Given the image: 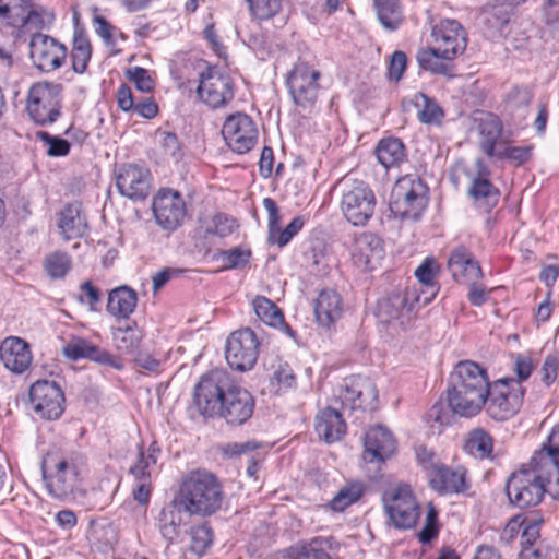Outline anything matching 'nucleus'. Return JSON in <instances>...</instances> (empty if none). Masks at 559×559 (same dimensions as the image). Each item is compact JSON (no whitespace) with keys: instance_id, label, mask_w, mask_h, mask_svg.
<instances>
[{"instance_id":"obj_1","label":"nucleus","mask_w":559,"mask_h":559,"mask_svg":"<svg viewBox=\"0 0 559 559\" xmlns=\"http://www.w3.org/2000/svg\"><path fill=\"white\" fill-rule=\"evenodd\" d=\"M555 483L556 474L551 466L533 454L528 463L508 477L506 492L512 506L519 509L533 508L542 502L546 492L559 498Z\"/></svg>"},{"instance_id":"obj_2","label":"nucleus","mask_w":559,"mask_h":559,"mask_svg":"<svg viewBox=\"0 0 559 559\" xmlns=\"http://www.w3.org/2000/svg\"><path fill=\"white\" fill-rule=\"evenodd\" d=\"M489 385L484 368L469 360L459 362L448 389L450 408L460 416H475L486 403Z\"/></svg>"},{"instance_id":"obj_3","label":"nucleus","mask_w":559,"mask_h":559,"mask_svg":"<svg viewBox=\"0 0 559 559\" xmlns=\"http://www.w3.org/2000/svg\"><path fill=\"white\" fill-rule=\"evenodd\" d=\"M223 499V486L213 473L195 469L182 478L178 501L190 515L210 516L221 509Z\"/></svg>"},{"instance_id":"obj_4","label":"nucleus","mask_w":559,"mask_h":559,"mask_svg":"<svg viewBox=\"0 0 559 559\" xmlns=\"http://www.w3.org/2000/svg\"><path fill=\"white\" fill-rule=\"evenodd\" d=\"M428 187L415 175L400 178L391 191L390 211L401 219H418L428 204Z\"/></svg>"},{"instance_id":"obj_5","label":"nucleus","mask_w":559,"mask_h":559,"mask_svg":"<svg viewBox=\"0 0 559 559\" xmlns=\"http://www.w3.org/2000/svg\"><path fill=\"white\" fill-rule=\"evenodd\" d=\"M341 189L340 209L345 219L354 226H365L371 219L376 207V195L362 180L344 178Z\"/></svg>"},{"instance_id":"obj_6","label":"nucleus","mask_w":559,"mask_h":559,"mask_svg":"<svg viewBox=\"0 0 559 559\" xmlns=\"http://www.w3.org/2000/svg\"><path fill=\"white\" fill-rule=\"evenodd\" d=\"M41 474L49 495L63 499L71 495L79 483V468L74 455L47 453L41 461Z\"/></svg>"},{"instance_id":"obj_7","label":"nucleus","mask_w":559,"mask_h":559,"mask_svg":"<svg viewBox=\"0 0 559 559\" xmlns=\"http://www.w3.org/2000/svg\"><path fill=\"white\" fill-rule=\"evenodd\" d=\"M62 86L56 83L37 82L27 93L26 112L37 126H49L61 115Z\"/></svg>"},{"instance_id":"obj_8","label":"nucleus","mask_w":559,"mask_h":559,"mask_svg":"<svg viewBox=\"0 0 559 559\" xmlns=\"http://www.w3.org/2000/svg\"><path fill=\"white\" fill-rule=\"evenodd\" d=\"M235 384V380L224 369H213L202 374L194 386L193 396L199 412L203 416H216Z\"/></svg>"},{"instance_id":"obj_9","label":"nucleus","mask_w":559,"mask_h":559,"mask_svg":"<svg viewBox=\"0 0 559 559\" xmlns=\"http://www.w3.org/2000/svg\"><path fill=\"white\" fill-rule=\"evenodd\" d=\"M524 389L512 378L493 381L489 385L485 409L496 420H507L515 415L523 402Z\"/></svg>"},{"instance_id":"obj_10","label":"nucleus","mask_w":559,"mask_h":559,"mask_svg":"<svg viewBox=\"0 0 559 559\" xmlns=\"http://www.w3.org/2000/svg\"><path fill=\"white\" fill-rule=\"evenodd\" d=\"M383 507L395 528H413L420 514L419 503L408 485H397L384 491Z\"/></svg>"},{"instance_id":"obj_11","label":"nucleus","mask_w":559,"mask_h":559,"mask_svg":"<svg viewBox=\"0 0 559 559\" xmlns=\"http://www.w3.org/2000/svg\"><path fill=\"white\" fill-rule=\"evenodd\" d=\"M333 399L338 402L343 408L350 411L373 409L378 399V391L370 379L352 376L345 378L343 382L334 389Z\"/></svg>"},{"instance_id":"obj_12","label":"nucleus","mask_w":559,"mask_h":559,"mask_svg":"<svg viewBox=\"0 0 559 559\" xmlns=\"http://www.w3.org/2000/svg\"><path fill=\"white\" fill-rule=\"evenodd\" d=\"M419 296L416 289L393 292L378 302V317L381 322L397 323L405 328L417 312Z\"/></svg>"},{"instance_id":"obj_13","label":"nucleus","mask_w":559,"mask_h":559,"mask_svg":"<svg viewBox=\"0 0 559 559\" xmlns=\"http://www.w3.org/2000/svg\"><path fill=\"white\" fill-rule=\"evenodd\" d=\"M321 73L306 62H297L287 73L286 85L293 102L302 108L311 107L319 93Z\"/></svg>"},{"instance_id":"obj_14","label":"nucleus","mask_w":559,"mask_h":559,"mask_svg":"<svg viewBox=\"0 0 559 559\" xmlns=\"http://www.w3.org/2000/svg\"><path fill=\"white\" fill-rule=\"evenodd\" d=\"M197 94L212 109L224 107L234 98L233 80L216 68H207L200 73Z\"/></svg>"},{"instance_id":"obj_15","label":"nucleus","mask_w":559,"mask_h":559,"mask_svg":"<svg viewBox=\"0 0 559 559\" xmlns=\"http://www.w3.org/2000/svg\"><path fill=\"white\" fill-rule=\"evenodd\" d=\"M225 356L231 369L246 371L253 368L259 356V341L247 328L233 332L226 342Z\"/></svg>"},{"instance_id":"obj_16","label":"nucleus","mask_w":559,"mask_h":559,"mask_svg":"<svg viewBox=\"0 0 559 559\" xmlns=\"http://www.w3.org/2000/svg\"><path fill=\"white\" fill-rule=\"evenodd\" d=\"M29 401L36 415L56 420L63 413L64 395L53 381L38 380L29 389Z\"/></svg>"},{"instance_id":"obj_17","label":"nucleus","mask_w":559,"mask_h":559,"mask_svg":"<svg viewBox=\"0 0 559 559\" xmlns=\"http://www.w3.org/2000/svg\"><path fill=\"white\" fill-rule=\"evenodd\" d=\"M222 135L231 151L245 154L257 143L258 130L247 114L237 112L226 118Z\"/></svg>"},{"instance_id":"obj_18","label":"nucleus","mask_w":559,"mask_h":559,"mask_svg":"<svg viewBox=\"0 0 559 559\" xmlns=\"http://www.w3.org/2000/svg\"><path fill=\"white\" fill-rule=\"evenodd\" d=\"M152 210L157 225L168 231L177 229L186 216V203L173 190H160L153 198Z\"/></svg>"},{"instance_id":"obj_19","label":"nucleus","mask_w":559,"mask_h":559,"mask_svg":"<svg viewBox=\"0 0 559 559\" xmlns=\"http://www.w3.org/2000/svg\"><path fill=\"white\" fill-rule=\"evenodd\" d=\"M31 58L45 72L60 68L67 57V48L55 38L37 33L31 39Z\"/></svg>"},{"instance_id":"obj_20","label":"nucleus","mask_w":559,"mask_h":559,"mask_svg":"<svg viewBox=\"0 0 559 559\" xmlns=\"http://www.w3.org/2000/svg\"><path fill=\"white\" fill-rule=\"evenodd\" d=\"M116 187L130 200H143L151 191V173L147 168L135 164L123 165L117 173Z\"/></svg>"},{"instance_id":"obj_21","label":"nucleus","mask_w":559,"mask_h":559,"mask_svg":"<svg viewBox=\"0 0 559 559\" xmlns=\"http://www.w3.org/2000/svg\"><path fill=\"white\" fill-rule=\"evenodd\" d=\"M61 352L66 358L72 361L88 359L118 370L123 367L119 358L80 336L72 335L63 344Z\"/></svg>"},{"instance_id":"obj_22","label":"nucleus","mask_w":559,"mask_h":559,"mask_svg":"<svg viewBox=\"0 0 559 559\" xmlns=\"http://www.w3.org/2000/svg\"><path fill=\"white\" fill-rule=\"evenodd\" d=\"M465 174L471 181L468 194L479 204L491 207L497 204L499 191L493 187L489 177L490 171L481 158L466 168Z\"/></svg>"},{"instance_id":"obj_23","label":"nucleus","mask_w":559,"mask_h":559,"mask_svg":"<svg viewBox=\"0 0 559 559\" xmlns=\"http://www.w3.org/2000/svg\"><path fill=\"white\" fill-rule=\"evenodd\" d=\"M383 257V242L376 234L364 231L356 236L352 249V259L357 267L364 271H372L380 264Z\"/></svg>"},{"instance_id":"obj_24","label":"nucleus","mask_w":559,"mask_h":559,"mask_svg":"<svg viewBox=\"0 0 559 559\" xmlns=\"http://www.w3.org/2000/svg\"><path fill=\"white\" fill-rule=\"evenodd\" d=\"M364 460L370 464H383L396 451L393 435L382 426L370 428L365 436Z\"/></svg>"},{"instance_id":"obj_25","label":"nucleus","mask_w":559,"mask_h":559,"mask_svg":"<svg viewBox=\"0 0 559 559\" xmlns=\"http://www.w3.org/2000/svg\"><path fill=\"white\" fill-rule=\"evenodd\" d=\"M436 48L443 52L445 58H454L466 48V33L455 20H442L432 28Z\"/></svg>"},{"instance_id":"obj_26","label":"nucleus","mask_w":559,"mask_h":559,"mask_svg":"<svg viewBox=\"0 0 559 559\" xmlns=\"http://www.w3.org/2000/svg\"><path fill=\"white\" fill-rule=\"evenodd\" d=\"M253 408L254 401L251 394L236 383L225 396L217 415L224 417L230 425H241L252 416Z\"/></svg>"},{"instance_id":"obj_27","label":"nucleus","mask_w":559,"mask_h":559,"mask_svg":"<svg viewBox=\"0 0 559 559\" xmlns=\"http://www.w3.org/2000/svg\"><path fill=\"white\" fill-rule=\"evenodd\" d=\"M0 359L5 369L13 374H23L33 361L29 345L22 338L10 336L0 345Z\"/></svg>"},{"instance_id":"obj_28","label":"nucleus","mask_w":559,"mask_h":559,"mask_svg":"<svg viewBox=\"0 0 559 559\" xmlns=\"http://www.w3.org/2000/svg\"><path fill=\"white\" fill-rule=\"evenodd\" d=\"M448 269L456 282L474 283L483 277L479 263L465 246H457L451 251Z\"/></svg>"},{"instance_id":"obj_29","label":"nucleus","mask_w":559,"mask_h":559,"mask_svg":"<svg viewBox=\"0 0 559 559\" xmlns=\"http://www.w3.org/2000/svg\"><path fill=\"white\" fill-rule=\"evenodd\" d=\"M477 121L478 143L486 156L492 158L498 148L506 144L502 122L493 114H483Z\"/></svg>"},{"instance_id":"obj_30","label":"nucleus","mask_w":559,"mask_h":559,"mask_svg":"<svg viewBox=\"0 0 559 559\" xmlns=\"http://www.w3.org/2000/svg\"><path fill=\"white\" fill-rule=\"evenodd\" d=\"M58 228L66 241L83 237L88 228L80 203L66 205L58 214Z\"/></svg>"},{"instance_id":"obj_31","label":"nucleus","mask_w":559,"mask_h":559,"mask_svg":"<svg viewBox=\"0 0 559 559\" xmlns=\"http://www.w3.org/2000/svg\"><path fill=\"white\" fill-rule=\"evenodd\" d=\"M430 483L432 488L442 495L460 493L468 488L466 471L463 468L452 469L445 465L435 467Z\"/></svg>"},{"instance_id":"obj_32","label":"nucleus","mask_w":559,"mask_h":559,"mask_svg":"<svg viewBox=\"0 0 559 559\" xmlns=\"http://www.w3.org/2000/svg\"><path fill=\"white\" fill-rule=\"evenodd\" d=\"M343 302L341 296L333 289H323L314 304V314L320 325L329 328L342 316Z\"/></svg>"},{"instance_id":"obj_33","label":"nucleus","mask_w":559,"mask_h":559,"mask_svg":"<svg viewBox=\"0 0 559 559\" xmlns=\"http://www.w3.org/2000/svg\"><path fill=\"white\" fill-rule=\"evenodd\" d=\"M185 510L180 502L173 500L163 507L157 516V528L162 537L173 544L180 534V527L183 524Z\"/></svg>"},{"instance_id":"obj_34","label":"nucleus","mask_w":559,"mask_h":559,"mask_svg":"<svg viewBox=\"0 0 559 559\" xmlns=\"http://www.w3.org/2000/svg\"><path fill=\"white\" fill-rule=\"evenodd\" d=\"M316 431L328 443L340 440L346 432V424L338 411L326 407L316 418Z\"/></svg>"},{"instance_id":"obj_35","label":"nucleus","mask_w":559,"mask_h":559,"mask_svg":"<svg viewBox=\"0 0 559 559\" xmlns=\"http://www.w3.org/2000/svg\"><path fill=\"white\" fill-rule=\"evenodd\" d=\"M136 304V292L126 285L119 286L108 295L107 311L116 318L128 319L133 313Z\"/></svg>"},{"instance_id":"obj_36","label":"nucleus","mask_w":559,"mask_h":559,"mask_svg":"<svg viewBox=\"0 0 559 559\" xmlns=\"http://www.w3.org/2000/svg\"><path fill=\"white\" fill-rule=\"evenodd\" d=\"M416 59L421 70L442 75H449L451 72L450 61L453 58H445L443 52L436 47L419 49Z\"/></svg>"},{"instance_id":"obj_37","label":"nucleus","mask_w":559,"mask_h":559,"mask_svg":"<svg viewBox=\"0 0 559 559\" xmlns=\"http://www.w3.org/2000/svg\"><path fill=\"white\" fill-rule=\"evenodd\" d=\"M417 110V117L423 123H439L443 118V110L435 98L424 93H415L408 100Z\"/></svg>"},{"instance_id":"obj_38","label":"nucleus","mask_w":559,"mask_h":559,"mask_svg":"<svg viewBox=\"0 0 559 559\" xmlns=\"http://www.w3.org/2000/svg\"><path fill=\"white\" fill-rule=\"evenodd\" d=\"M493 441L491 436L483 428H476L468 432L464 450L475 459H491Z\"/></svg>"},{"instance_id":"obj_39","label":"nucleus","mask_w":559,"mask_h":559,"mask_svg":"<svg viewBox=\"0 0 559 559\" xmlns=\"http://www.w3.org/2000/svg\"><path fill=\"white\" fill-rule=\"evenodd\" d=\"M376 154L379 163L384 168L397 166L405 158L404 144L396 138L383 139L379 142Z\"/></svg>"},{"instance_id":"obj_40","label":"nucleus","mask_w":559,"mask_h":559,"mask_svg":"<svg viewBox=\"0 0 559 559\" xmlns=\"http://www.w3.org/2000/svg\"><path fill=\"white\" fill-rule=\"evenodd\" d=\"M92 56V45L87 35L80 29H75L72 43V68L76 73H84Z\"/></svg>"},{"instance_id":"obj_41","label":"nucleus","mask_w":559,"mask_h":559,"mask_svg":"<svg viewBox=\"0 0 559 559\" xmlns=\"http://www.w3.org/2000/svg\"><path fill=\"white\" fill-rule=\"evenodd\" d=\"M365 489V485L361 481L348 483L338 490L325 508L334 512H343L362 497Z\"/></svg>"},{"instance_id":"obj_42","label":"nucleus","mask_w":559,"mask_h":559,"mask_svg":"<svg viewBox=\"0 0 559 559\" xmlns=\"http://www.w3.org/2000/svg\"><path fill=\"white\" fill-rule=\"evenodd\" d=\"M534 454L547 462L556 474V495L559 496V424L556 425L547 438L546 443Z\"/></svg>"},{"instance_id":"obj_43","label":"nucleus","mask_w":559,"mask_h":559,"mask_svg":"<svg viewBox=\"0 0 559 559\" xmlns=\"http://www.w3.org/2000/svg\"><path fill=\"white\" fill-rule=\"evenodd\" d=\"M380 23L388 31H395L402 23V11L399 0H374Z\"/></svg>"},{"instance_id":"obj_44","label":"nucleus","mask_w":559,"mask_h":559,"mask_svg":"<svg viewBox=\"0 0 559 559\" xmlns=\"http://www.w3.org/2000/svg\"><path fill=\"white\" fill-rule=\"evenodd\" d=\"M31 0H0V17L12 27H23L24 15Z\"/></svg>"},{"instance_id":"obj_45","label":"nucleus","mask_w":559,"mask_h":559,"mask_svg":"<svg viewBox=\"0 0 559 559\" xmlns=\"http://www.w3.org/2000/svg\"><path fill=\"white\" fill-rule=\"evenodd\" d=\"M252 307L257 317L265 324L274 328L284 325L282 311L269 298L263 296L255 297L252 301Z\"/></svg>"},{"instance_id":"obj_46","label":"nucleus","mask_w":559,"mask_h":559,"mask_svg":"<svg viewBox=\"0 0 559 559\" xmlns=\"http://www.w3.org/2000/svg\"><path fill=\"white\" fill-rule=\"evenodd\" d=\"M142 336L135 323L120 326L114 333L118 349L128 354H132L139 347Z\"/></svg>"},{"instance_id":"obj_47","label":"nucleus","mask_w":559,"mask_h":559,"mask_svg":"<svg viewBox=\"0 0 559 559\" xmlns=\"http://www.w3.org/2000/svg\"><path fill=\"white\" fill-rule=\"evenodd\" d=\"M523 523L525 526L520 537V544L522 546L520 556L522 559H537L539 551L533 548V544L539 537L540 521L531 520L528 522L524 521Z\"/></svg>"},{"instance_id":"obj_48","label":"nucleus","mask_w":559,"mask_h":559,"mask_svg":"<svg viewBox=\"0 0 559 559\" xmlns=\"http://www.w3.org/2000/svg\"><path fill=\"white\" fill-rule=\"evenodd\" d=\"M44 266L51 278H62L71 270L72 260L67 252L57 250L46 255Z\"/></svg>"},{"instance_id":"obj_49","label":"nucleus","mask_w":559,"mask_h":559,"mask_svg":"<svg viewBox=\"0 0 559 559\" xmlns=\"http://www.w3.org/2000/svg\"><path fill=\"white\" fill-rule=\"evenodd\" d=\"M532 145L513 146L507 139L506 144L498 148L497 154L493 155L492 158L498 160H509L516 166H521L532 157Z\"/></svg>"},{"instance_id":"obj_50","label":"nucleus","mask_w":559,"mask_h":559,"mask_svg":"<svg viewBox=\"0 0 559 559\" xmlns=\"http://www.w3.org/2000/svg\"><path fill=\"white\" fill-rule=\"evenodd\" d=\"M190 549L198 556H202L213 543V531L207 523L195 525L190 531Z\"/></svg>"},{"instance_id":"obj_51","label":"nucleus","mask_w":559,"mask_h":559,"mask_svg":"<svg viewBox=\"0 0 559 559\" xmlns=\"http://www.w3.org/2000/svg\"><path fill=\"white\" fill-rule=\"evenodd\" d=\"M440 531L438 511L432 503L427 507V513L423 528L418 532V538L423 544H428L437 538Z\"/></svg>"},{"instance_id":"obj_52","label":"nucleus","mask_w":559,"mask_h":559,"mask_svg":"<svg viewBox=\"0 0 559 559\" xmlns=\"http://www.w3.org/2000/svg\"><path fill=\"white\" fill-rule=\"evenodd\" d=\"M250 11L259 20L273 17L281 10V0H248Z\"/></svg>"},{"instance_id":"obj_53","label":"nucleus","mask_w":559,"mask_h":559,"mask_svg":"<svg viewBox=\"0 0 559 559\" xmlns=\"http://www.w3.org/2000/svg\"><path fill=\"white\" fill-rule=\"evenodd\" d=\"M304 225V217L296 216L284 229L280 228L278 234L274 236V239H269V242L277 245L280 248L285 247L301 230Z\"/></svg>"},{"instance_id":"obj_54","label":"nucleus","mask_w":559,"mask_h":559,"mask_svg":"<svg viewBox=\"0 0 559 559\" xmlns=\"http://www.w3.org/2000/svg\"><path fill=\"white\" fill-rule=\"evenodd\" d=\"M513 358V370L516 374V382L521 384L530 378L536 367V362L530 354H515Z\"/></svg>"},{"instance_id":"obj_55","label":"nucleus","mask_w":559,"mask_h":559,"mask_svg":"<svg viewBox=\"0 0 559 559\" xmlns=\"http://www.w3.org/2000/svg\"><path fill=\"white\" fill-rule=\"evenodd\" d=\"M156 462L151 457L145 455L143 450H140L138 460L133 466L130 468V473L133 475L135 479H150L155 469Z\"/></svg>"},{"instance_id":"obj_56","label":"nucleus","mask_w":559,"mask_h":559,"mask_svg":"<svg viewBox=\"0 0 559 559\" xmlns=\"http://www.w3.org/2000/svg\"><path fill=\"white\" fill-rule=\"evenodd\" d=\"M38 136L48 145L47 154L51 157H62L69 154L70 143L47 132H38Z\"/></svg>"},{"instance_id":"obj_57","label":"nucleus","mask_w":559,"mask_h":559,"mask_svg":"<svg viewBox=\"0 0 559 559\" xmlns=\"http://www.w3.org/2000/svg\"><path fill=\"white\" fill-rule=\"evenodd\" d=\"M251 252L241 248H233L221 253L224 267L235 269L248 263Z\"/></svg>"},{"instance_id":"obj_58","label":"nucleus","mask_w":559,"mask_h":559,"mask_svg":"<svg viewBox=\"0 0 559 559\" xmlns=\"http://www.w3.org/2000/svg\"><path fill=\"white\" fill-rule=\"evenodd\" d=\"M128 75L135 83L139 91L148 93L154 90L155 83L150 72L141 67H134L128 70Z\"/></svg>"},{"instance_id":"obj_59","label":"nucleus","mask_w":559,"mask_h":559,"mask_svg":"<svg viewBox=\"0 0 559 559\" xmlns=\"http://www.w3.org/2000/svg\"><path fill=\"white\" fill-rule=\"evenodd\" d=\"M263 206L267 212V228L269 235L267 239H274V236L278 234V229L281 228V215L276 202L271 198L263 199Z\"/></svg>"},{"instance_id":"obj_60","label":"nucleus","mask_w":559,"mask_h":559,"mask_svg":"<svg viewBox=\"0 0 559 559\" xmlns=\"http://www.w3.org/2000/svg\"><path fill=\"white\" fill-rule=\"evenodd\" d=\"M539 372L545 385L549 386L552 384L559 374V362L557 357L548 355L545 358Z\"/></svg>"},{"instance_id":"obj_61","label":"nucleus","mask_w":559,"mask_h":559,"mask_svg":"<svg viewBox=\"0 0 559 559\" xmlns=\"http://www.w3.org/2000/svg\"><path fill=\"white\" fill-rule=\"evenodd\" d=\"M407 57L403 51H395L391 56L388 74L390 80L400 81L406 68Z\"/></svg>"},{"instance_id":"obj_62","label":"nucleus","mask_w":559,"mask_h":559,"mask_svg":"<svg viewBox=\"0 0 559 559\" xmlns=\"http://www.w3.org/2000/svg\"><path fill=\"white\" fill-rule=\"evenodd\" d=\"M272 381L276 382L280 388H290L295 383V374L287 362H280L274 370Z\"/></svg>"},{"instance_id":"obj_63","label":"nucleus","mask_w":559,"mask_h":559,"mask_svg":"<svg viewBox=\"0 0 559 559\" xmlns=\"http://www.w3.org/2000/svg\"><path fill=\"white\" fill-rule=\"evenodd\" d=\"M235 221L227 217L224 214H217L213 218V227L207 229L209 234L216 235L218 237H226L234 231Z\"/></svg>"},{"instance_id":"obj_64","label":"nucleus","mask_w":559,"mask_h":559,"mask_svg":"<svg viewBox=\"0 0 559 559\" xmlns=\"http://www.w3.org/2000/svg\"><path fill=\"white\" fill-rule=\"evenodd\" d=\"M415 275L420 283L427 286L435 284L436 270L435 263L430 259H426L415 271Z\"/></svg>"}]
</instances>
